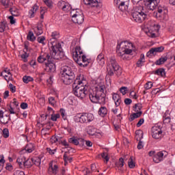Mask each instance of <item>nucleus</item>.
Wrapping results in <instances>:
<instances>
[{
	"instance_id": "obj_1",
	"label": "nucleus",
	"mask_w": 175,
	"mask_h": 175,
	"mask_svg": "<svg viewBox=\"0 0 175 175\" xmlns=\"http://www.w3.org/2000/svg\"><path fill=\"white\" fill-rule=\"evenodd\" d=\"M64 57L62 46L59 44L54 42L52 44L51 53H44L38 57V62L43 64L45 62V70L49 73L55 72V64L54 59H61ZM47 61V62H46Z\"/></svg>"
},
{
	"instance_id": "obj_2",
	"label": "nucleus",
	"mask_w": 175,
	"mask_h": 175,
	"mask_svg": "<svg viewBox=\"0 0 175 175\" xmlns=\"http://www.w3.org/2000/svg\"><path fill=\"white\" fill-rule=\"evenodd\" d=\"M106 86L105 85H98L94 89L89 91V98L92 103H98L102 106L106 105Z\"/></svg>"
},
{
	"instance_id": "obj_3",
	"label": "nucleus",
	"mask_w": 175,
	"mask_h": 175,
	"mask_svg": "<svg viewBox=\"0 0 175 175\" xmlns=\"http://www.w3.org/2000/svg\"><path fill=\"white\" fill-rule=\"evenodd\" d=\"M133 47V44L124 41L122 42L120 44L117 46L116 53L122 59H128V56L132 53V49Z\"/></svg>"
},
{
	"instance_id": "obj_4",
	"label": "nucleus",
	"mask_w": 175,
	"mask_h": 175,
	"mask_svg": "<svg viewBox=\"0 0 175 175\" xmlns=\"http://www.w3.org/2000/svg\"><path fill=\"white\" fill-rule=\"evenodd\" d=\"M81 84H83V81L76 79L72 84V94L79 99H84L88 92L87 90H85V86Z\"/></svg>"
},
{
	"instance_id": "obj_5",
	"label": "nucleus",
	"mask_w": 175,
	"mask_h": 175,
	"mask_svg": "<svg viewBox=\"0 0 175 175\" xmlns=\"http://www.w3.org/2000/svg\"><path fill=\"white\" fill-rule=\"evenodd\" d=\"M62 81L64 84L69 85V84H72V83L75 82L76 80V75H75L72 68L64 66L62 67Z\"/></svg>"
},
{
	"instance_id": "obj_6",
	"label": "nucleus",
	"mask_w": 175,
	"mask_h": 175,
	"mask_svg": "<svg viewBox=\"0 0 175 175\" xmlns=\"http://www.w3.org/2000/svg\"><path fill=\"white\" fill-rule=\"evenodd\" d=\"M109 62L110 64L108 65L107 68L108 76H114V73L116 75V76H121L122 73V69L121 67H120L118 63H117L116 57H111L109 58Z\"/></svg>"
},
{
	"instance_id": "obj_7",
	"label": "nucleus",
	"mask_w": 175,
	"mask_h": 175,
	"mask_svg": "<svg viewBox=\"0 0 175 175\" xmlns=\"http://www.w3.org/2000/svg\"><path fill=\"white\" fill-rule=\"evenodd\" d=\"M94 119V114L90 113H77L74 117V121L80 124H88L89 122H92Z\"/></svg>"
},
{
	"instance_id": "obj_8",
	"label": "nucleus",
	"mask_w": 175,
	"mask_h": 175,
	"mask_svg": "<svg viewBox=\"0 0 175 175\" xmlns=\"http://www.w3.org/2000/svg\"><path fill=\"white\" fill-rule=\"evenodd\" d=\"M70 16L72 17V21L75 24H83V23H84V14H83V11H81V10H72L70 12Z\"/></svg>"
},
{
	"instance_id": "obj_9",
	"label": "nucleus",
	"mask_w": 175,
	"mask_h": 175,
	"mask_svg": "<svg viewBox=\"0 0 175 175\" xmlns=\"http://www.w3.org/2000/svg\"><path fill=\"white\" fill-rule=\"evenodd\" d=\"M146 30H145L146 33L148 36L150 38H156L155 32H158L161 26L158 24H155V22H148V25L146 27Z\"/></svg>"
},
{
	"instance_id": "obj_10",
	"label": "nucleus",
	"mask_w": 175,
	"mask_h": 175,
	"mask_svg": "<svg viewBox=\"0 0 175 175\" xmlns=\"http://www.w3.org/2000/svg\"><path fill=\"white\" fill-rule=\"evenodd\" d=\"M153 15L159 20H166L167 18V9L165 6L159 5Z\"/></svg>"
},
{
	"instance_id": "obj_11",
	"label": "nucleus",
	"mask_w": 175,
	"mask_h": 175,
	"mask_svg": "<svg viewBox=\"0 0 175 175\" xmlns=\"http://www.w3.org/2000/svg\"><path fill=\"white\" fill-rule=\"evenodd\" d=\"M132 17L134 21L136 23H143V21H146L147 20L148 15L147 13H145L143 11H134L132 13Z\"/></svg>"
},
{
	"instance_id": "obj_12",
	"label": "nucleus",
	"mask_w": 175,
	"mask_h": 175,
	"mask_svg": "<svg viewBox=\"0 0 175 175\" xmlns=\"http://www.w3.org/2000/svg\"><path fill=\"white\" fill-rule=\"evenodd\" d=\"M75 61L77 62V64H78V65H79V66L83 68L88 66V64H90V60L84 55H82L79 57H75Z\"/></svg>"
},
{
	"instance_id": "obj_13",
	"label": "nucleus",
	"mask_w": 175,
	"mask_h": 175,
	"mask_svg": "<svg viewBox=\"0 0 175 175\" xmlns=\"http://www.w3.org/2000/svg\"><path fill=\"white\" fill-rule=\"evenodd\" d=\"M114 3L118 5L121 12H125L128 9V0H114Z\"/></svg>"
},
{
	"instance_id": "obj_14",
	"label": "nucleus",
	"mask_w": 175,
	"mask_h": 175,
	"mask_svg": "<svg viewBox=\"0 0 175 175\" xmlns=\"http://www.w3.org/2000/svg\"><path fill=\"white\" fill-rule=\"evenodd\" d=\"M83 3L90 8H101L102 6V0H83Z\"/></svg>"
},
{
	"instance_id": "obj_15",
	"label": "nucleus",
	"mask_w": 175,
	"mask_h": 175,
	"mask_svg": "<svg viewBox=\"0 0 175 175\" xmlns=\"http://www.w3.org/2000/svg\"><path fill=\"white\" fill-rule=\"evenodd\" d=\"M165 50V47L159 46L155 48H151L148 52L146 53V57L151 58L152 55H157V53H162Z\"/></svg>"
},
{
	"instance_id": "obj_16",
	"label": "nucleus",
	"mask_w": 175,
	"mask_h": 175,
	"mask_svg": "<svg viewBox=\"0 0 175 175\" xmlns=\"http://www.w3.org/2000/svg\"><path fill=\"white\" fill-rule=\"evenodd\" d=\"M151 132L153 139H161L162 137V130L161 128L154 126L152 128Z\"/></svg>"
},
{
	"instance_id": "obj_17",
	"label": "nucleus",
	"mask_w": 175,
	"mask_h": 175,
	"mask_svg": "<svg viewBox=\"0 0 175 175\" xmlns=\"http://www.w3.org/2000/svg\"><path fill=\"white\" fill-rule=\"evenodd\" d=\"M160 0H147L146 4L148 9H150V10H157L158 9V7L159 5Z\"/></svg>"
},
{
	"instance_id": "obj_18",
	"label": "nucleus",
	"mask_w": 175,
	"mask_h": 175,
	"mask_svg": "<svg viewBox=\"0 0 175 175\" xmlns=\"http://www.w3.org/2000/svg\"><path fill=\"white\" fill-rule=\"evenodd\" d=\"M51 36H52V38L50 40V42L49 43V47H51L50 48L51 51V47L53 46V43H56V44H59L61 47H62L61 44L57 42V38H58V32L57 31L52 32Z\"/></svg>"
},
{
	"instance_id": "obj_19",
	"label": "nucleus",
	"mask_w": 175,
	"mask_h": 175,
	"mask_svg": "<svg viewBox=\"0 0 175 175\" xmlns=\"http://www.w3.org/2000/svg\"><path fill=\"white\" fill-rule=\"evenodd\" d=\"M83 55V50L80 46H76L74 52H72V57L74 60L76 61V58H79Z\"/></svg>"
},
{
	"instance_id": "obj_20",
	"label": "nucleus",
	"mask_w": 175,
	"mask_h": 175,
	"mask_svg": "<svg viewBox=\"0 0 175 175\" xmlns=\"http://www.w3.org/2000/svg\"><path fill=\"white\" fill-rule=\"evenodd\" d=\"M10 120V116L5 115L3 111L0 110V122L1 124H8Z\"/></svg>"
},
{
	"instance_id": "obj_21",
	"label": "nucleus",
	"mask_w": 175,
	"mask_h": 175,
	"mask_svg": "<svg viewBox=\"0 0 175 175\" xmlns=\"http://www.w3.org/2000/svg\"><path fill=\"white\" fill-rule=\"evenodd\" d=\"M34 33L37 36L42 35L43 33V23H40L38 24L37 27H34Z\"/></svg>"
},
{
	"instance_id": "obj_22",
	"label": "nucleus",
	"mask_w": 175,
	"mask_h": 175,
	"mask_svg": "<svg viewBox=\"0 0 175 175\" xmlns=\"http://www.w3.org/2000/svg\"><path fill=\"white\" fill-rule=\"evenodd\" d=\"M10 12L14 17H18V16H20V10L17 9L16 7L10 8Z\"/></svg>"
},
{
	"instance_id": "obj_23",
	"label": "nucleus",
	"mask_w": 175,
	"mask_h": 175,
	"mask_svg": "<svg viewBox=\"0 0 175 175\" xmlns=\"http://www.w3.org/2000/svg\"><path fill=\"white\" fill-rule=\"evenodd\" d=\"M136 113H134L131 114L129 117V121L132 122V121H134L135 118H139L143 114V112L142 111H135Z\"/></svg>"
},
{
	"instance_id": "obj_24",
	"label": "nucleus",
	"mask_w": 175,
	"mask_h": 175,
	"mask_svg": "<svg viewBox=\"0 0 175 175\" xmlns=\"http://www.w3.org/2000/svg\"><path fill=\"white\" fill-rule=\"evenodd\" d=\"M172 118L170 117V112L169 111H166L163 116V123L164 124H170Z\"/></svg>"
},
{
	"instance_id": "obj_25",
	"label": "nucleus",
	"mask_w": 175,
	"mask_h": 175,
	"mask_svg": "<svg viewBox=\"0 0 175 175\" xmlns=\"http://www.w3.org/2000/svg\"><path fill=\"white\" fill-rule=\"evenodd\" d=\"M98 129L92 126H89L88 127L87 132L88 135H90V136H94V135H96Z\"/></svg>"
},
{
	"instance_id": "obj_26",
	"label": "nucleus",
	"mask_w": 175,
	"mask_h": 175,
	"mask_svg": "<svg viewBox=\"0 0 175 175\" xmlns=\"http://www.w3.org/2000/svg\"><path fill=\"white\" fill-rule=\"evenodd\" d=\"M35 145L32 143H29L26 145L25 146V151H27V152H29V153H31L33 151H35Z\"/></svg>"
},
{
	"instance_id": "obj_27",
	"label": "nucleus",
	"mask_w": 175,
	"mask_h": 175,
	"mask_svg": "<svg viewBox=\"0 0 175 175\" xmlns=\"http://www.w3.org/2000/svg\"><path fill=\"white\" fill-rule=\"evenodd\" d=\"M16 162L21 169H24V162H25V157H21L16 159Z\"/></svg>"
},
{
	"instance_id": "obj_28",
	"label": "nucleus",
	"mask_w": 175,
	"mask_h": 175,
	"mask_svg": "<svg viewBox=\"0 0 175 175\" xmlns=\"http://www.w3.org/2000/svg\"><path fill=\"white\" fill-rule=\"evenodd\" d=\"M38 9H39V7L36 4H35L32 7V9H31L29 11V16L30 18L35 17V12H36V10H38Z\"/></svg>"
},
{
	"instance_id": "obj_29",
	"label": "nucleus",
	"mask_w": 175,
	"mask_h": 175,
	"mask_svg": "<svg viewBox=\"0 0 175 175\" xmlns=\"http://www.w3.org/2000/svg\"><path fill=\"white\" fill-rule=\"evenodd\" d=\"M143 131L142 130H137L135 131V139L137 142L142 141V139H143Z\"/></svg>"
},
{
	"instance_id": "obj_30",
	"label": "nucleus",
	"mask_w": 175,
	"mask_h": 175,
	"mask_svg": "<svg viewBox=\"0 0 175 175\" xmlns=\"http://www.w3.org/2000/svg\"><path fill=\"white\" fill-rule=\"evenodd\" d=\"M166 61H167V56H161V57L155 62V65H163Z\"/></svg>"
},
{
	"instance_id": "obj_31",
	"label": "nucleus",
	"mask_w": 175,
	"mask_h": 175,
	"mask_svg": "<svg viewBox=\"0 0 175 175\" xmlns=\"http://www.w3.org/2000/svg\"><path fill=\"white\" fill-rule=\"evenodd\" d=\"M96 61L100 66H103L105 65V57L103 56V54H99L96 58Z\"/></svg>"
},
{
	"instance_id": "obj_32",
	"label": "nucleus",
	"mask_w": 175,
	"mask_h": 175,
	"mask_svg": "<svg viewBox=\"0 0 175 175\" xmlns=\"http://www.w3.org/2000/svg\"><path fill=\"white\" fill-rule=\"evenodd\" d=\"M98 114L101 117H106V116H107V108H106V107H101L98 109Z\"/></svg>"
},
{
	"instance_id": "obj_33",
	"label": "nucleus",
	"mask_w": 175,
	"mask_h": 175,
	"mask_svg": "<svg viewBox=\"0 0 175 175\" xmlns=\"http://www.w3.org/2000/svg\"><path fill=\"white\" fill-rule=\"evenodd\" d=\"M49 172L52 173L53 174H57V172H58V165H55L53 167V164L50 163L49 164Z\"/></svg>"
},
{
	"instance_id": "obj_34",
	"label": "nucleus",
	"mask_w": 175,
	"mask_h": 175,
	"mask_svg": "<svg viewBox=\"0 0 175 175\" xmlns=\"http://www.w3.org/2000/svg\"><path fill=\"white\" fill-rule=\"evenodd\" d=\"M32 165H33L32 159H28L27 160H25L23 168L27 167V169H29V167H32Z\"/></svg>"
},
{
	"instance_id": "obj_35",
	"label": "nucleus",
	"mask_w": 175,
	"mask_h": 175,
	"mask_svg": "<svg viewBox=\"0 0 175 175\" xmlns=\"http://www.w3.org/2000/svg\"><path fill=\"white\" fill-rule=\"evenodd\" d=\"M154 75L161 76V77H165L166 76V72H165L164 68H159L155 71Z\"/></svg>"
},
{
	"instance_id": "obj_36",
	"label": "nucleus",
	"mask_w": 175,
	"mask_h": 175,
	"mask_svg": "<svg viewBox=\"0 0 175 175\" xmlns=\"http://www.w3.org/2000/svg\"><path fill=\"white\" fill-rule=\"evenodd\" d=\"M1 3L6 8L13 6V2L10 1V0H1Z\"/></svg>"
},
{
	"instance_id": "obj_37",
	"label": "nucleus",
	"mask_w": 175,
	"mask_h": 175,
	"mask_svg": "<svg viewBox=\"0 0 175 175\" xmlns=\"http://www.w3.org/2000/svg\"><path fill=\"white\" fill-rule=\"evenodd\" d=\"M33 164H35L36 166H40V163L42 162V157H36L31 159Z\"/></svg>"
},
{
	"instance_id": "obj_38",
	"label": "nucleus",
	"mask_w": 175,
	"mask_h": 175,
	"mask_svg": "<svg viewBox=\"0 0 175 175\" xmlns=\"http://www.w3.org/2000/svg\"><path fill=\"white\" fill-rule=\"evenodd\" d=\"M64 161L65 162V165H66V163H68V162H72V161H73V158L71 157H68V152H65L64 154Z\"/></svg>"
},
{
	"instance_id": "obj_39",
	"label": "nucleus",
	"mask_w": 175,
	"mask_h": 175,
	"mask_svg": "<svg viewBox=\"0 0 175 175\" xmlns=\"http://www.w3.org/2000/svg\"><path fill=\"white\" fill-rule=\"evenodd\" d=\"M8 27V23L6 21H2L0 22V32L2 33L3 32H5L6 30V28Z\"/></svg>"
},
{
	"instance_id": "obj_40",
	"label": "nucleus",
	"mask_w": 175,
	"mask_h": 175,
	"mask_svg": "<svg viewBox=\"0 0 175 175\" xmlns=\"http://www.w3.org/2000/svg\"><path fill=\"white\" fill-rule=\"evenodd\" d=\"M68 142L71 143V144H75V146H79V144H80L79 139H76L75 137L69 138Z\"/></svg>"
},
{
	"instance_id": "obj_41",
	"label": "nucleus",
	"mask_w": 175,
	"mask_h": 175,
	"mask_svg": "<svg viewBox=\"0 0 175 175\" xmlns=\"http://www.w3.org/2000/svg\"><path fill=\"white\" fill-rule=\"evenodd\" d=\"M36 37L33 35V32L29 31L27 35V40H30V42H34L36 40Z\"/></svg>"
},
{
	"instance_id": "obj_42",
	"label": "nucleus",
	"mask_w": 175,
	"mask_h": 175,
	"mask_svg": "<svg viewBox=\"0 0 175 175\" xmlns=\"http://www.w3.org/2000/svg\"><path fill=\"white\" fill-rule=\"evenodd\" d=\"M144 64V54H141L140 58L137 62V66H142Z\"/></svg>"
},
{
	"instance_id": "obj_43",
	"label": "nucleus",
	"mask_w": 175,
	"mask_h": 175,
	"mask_svg": "<svg viewBox=\"0 0 175 175\" xmlns=\"http://www.w3.org/2000/svg\"><path fill=\"white\" fill-rule=\"evenodd\" d=\"M124 163H125V161H124V159L121 157L119 159L118 162L116 163V166L117 167H122Z\"/></svg>"
},
{
	"instance_id": "obj_44",
	"label": "nucleus",
	"mask_w": 175,
	"mask_h": 175,
	"mask_svg": "<svg viewBox=\"0 0 175 175\" xmlns=\"http://www.w3.org/2000/svg\"><path fill=\"white\" fill-rule=\"evenodd\" d=\"M23 83L28 84L30 81H33V78L30 76H24L23 78Z\"/></svg>"
},
{
	"instance_id": "obj_45",
	"label": "nucleus",
	"mask_w": 175,
	"mask_h": 175,
	"mask_svg": "<svg viewBox=\"0 0 175 175\" xmlns=\"http://www.w3.org/2000/svg\"><path fill=\"white\" fill-rule=\"evenodd\" d=\"M157 154H159L160 159H161V161H163V158H165L167 155V152L162 150L157 152Z\"/></svg>"
},
{
	"instance_id": "obj_46",
	"label": "nucleus",
	"mask_w": 175,
	"mask_h": 175,
	"mask_svg": "<svg viewBox=\"0 0 175 175\" xmlns=\"http://www.w3.org/2000/svg\"><path fill=\"white\" fill-rule=\"evenodd\" d=\"M44 40H46L45 36H40L37 38V41L38 42V43H40L42 46L46 45V42H44Z\"/></svg>"
},
{
	"instance_id": "obj_47",
	"label": "nucleus",
	"mask_w": 175,
	"mask_h": 175,
	"mask_svg": "<svg viewBox=\"0 0 175 175\" xmlns=\"http://www.w3.org/2000/svg\"><path fill=\"white\" fill-rule=\"evenodd\" d=\"M72 9V7L69 5V3H66L63 6V8H62V10L64 12H69Z\"/></svg>"
},
{
	"instance_id": "obj_48",
	"label": "nucleus",
	"mask_w": 175,
	"mask_h": 175,
	"mask_svg": "<svg viewBox=\"0 0 175 175\" xmlns=\"http://www.w3.org/2000/svg\"><path fill=\"white\" fill-rule=\"evenodd\" d=\"M133 109L134 111H140V110L143 109V105H142L141 103L135 104Z\"/></svg>"
},
{
	"instance_id": "obj_49",
	"label": "nucleus",
	"mask_w": 175,
	"mask_h": 175,
	"mask_svg": "<svg viewBox=\"0 0 175 175\" xmlns=\"http://www.w3.org/2000/svg\"><path fill=\"white\" fill-rule=\"evenodd\" d=\"M42 1L48 8L51 9V8H53V1L51 0H42Z\"/></svg>"
},
{
	"instance_id": "obj_50",
	"label": "nucleus",
	"mask_w": 175,
	"mask_h": 175,
	"mask_svg": "<svg viewBox=\"0 0 175 175\" xmlns=\"http://www.w3.org/2000/svg\"><path fill=\"white\" fill-rule=\"evenodd\" d=\"M161 159L159 157V154H157L153 157V161L155 163H159V162H161Z\"/></svg>"
},
{
	"instance_id": "obj_51",
	"label": "nucleus",
	"mask_w": 175,
	"mask_h": 175,
	"mask_svg": "<svg viewBox=\"0 0 175 175\" xmlns=\"http://www.w3.org/2000/svg\"><path fill=\"white\" fill-rule=\"evenodd\" d=\"M101 157L102 159H105L106 162H107L110 159V157H109V154H107V152L101 153Z\"/></svg>"
},
{
	"instance_id": "obj_52",
	"label": "nucleus",
	"mask_w": 175,
	"mask_h": 175,
	"mask_svg": "<svg viewBox=\"0 0 175 175\" xmlns=\"http://www.w3.org/2000/svg\"><path fill=\"white\" fill-rule=\"evenodd\" d=\"M2 136L7 139L9 137V130L8 129H4L2 130Z\"/></svg>"
},
{
	"instance_id": "obj_53",
	"label": "nucleus",
	"mask_w": 175,
	"mask_h": 175,
	"mask_svg": "<svg viewBox=\"0 0 175 175\" xmlns=\"http://www.w3.org/2000/svg\"><path fill=\"white\" fill-rule=\"evenodd\" d=\"M129 166L131 169H133L135 166H136L135 162H133V159H132V157H131L129 161Z\"/></svg>"
},
{
	"instance_id": "obj_54",
	"label": "nucleus",
	"mask_w": 175,
	"mask_h": 175,
	"mask_svg": "<svg viewBox=\"0 0 175 175\" xmlns=\"http://www.w3.org/2000/svg\"><path fill=\"white\" fill-rule=\"evenodd\" d=\"M3 72H5V73H8L10 75L8 80H12L13 75H12V72H10V70H9L8 68H5Z\"/></svg>"
},
{
	"instance_id": "obj_55",
	"label": "nucleus",
	"mask_w": 175,
	"mask_h": 175,
	"mask_svg": "<svg viewBox=\"0 0 175 175\" xmlns=\"http://www.w3.org/2000/svg\"><path fill=\"white\" fill-rule=\"evenodd\" d=\"M120 92H121V94H122V95H125L126 92H128V88L122 87L120 88Z\"/></svg>"
},
{
	"instance_id": "obj_56",
	"label": "nucleus",
	"mask_w": 175,
	"mask_h": 175,
	"mask_svg": "<svg viewBox=\"0 0 175 175\" xmlns=\"http://www.w3.org/2000/svg\"><path fill=\"white\" fill-rule=\"evenodd\" d=\"M49 102L50 105H51V106L55 105V98H54V97H49Z\"/></svg>"
},
{
	"instance_id": "obj_57",
	"label": "nucleus",
	"mask_w": 175,
	"mask_h": 175,
	"mask_svg": "<svg viewBox=\"0 0 175 175\" xmlns=\"http://www.w3.org/2000/svg\"><path fill=\"white\" fill-rule=\"evenodd\" d=\"M46 151H48L51 155H54L57 151V149H51L50 148H47Z\"/></svg>"
},
{
	"instance_id": "obj_58",
	"label": "nucleus",
	"mask_w": 175,
	"mask_h": 175,
	"mask_svg": "<svg viewBox=\"0 0 175 175\" xmlns=\"http://www.w3.org/2000/svg\"><path fill=\"white\" fill-rule=\"evenodd\" d=\"M66 3V2L64 1H59L58 4H57L59 9H62Z\"/></svg>"
},
{
	"instance_id": "obj_59",
	"label": "nucleus",
	"mask_w": 175,
	"mask_h": 175,
	"mask_svg": "<svg viewBox=\"0 0 175 175\" xmlns=\"http://www.w3.org/2000/svg\"><path fill=\"white\" fill-rule=\"evenodd\" d=\"M144 87L146 90H150V88H152V82L146 83Z\"/></svg>"
},
{
	"instance_id": "obj_60",
	"label": "nucleus",
	"mask_w": 175,
	"mask_h": 175,
	"mask_svg": "<svg viewBox=\"0 0 175 175\" xmlns=\"http://www.w3.org/2000/svg\"><path fill=\"white\" fill-rule=\"evenodd\" d=\"M65 109H60V114L63 118V120H66V115H65Z\"/></svg>"
},
{
	"instance_id": "obj_61",
	"label": "nucleus",
	"mask_w": 175,
	"mask_h": 175,
	"mask_svg": "<svg viewBox=\"0 0 175 175\" xmlns=\"http://www.w3.org/2000/svg\"><path fill=\"white\" fill-rule=\"evenodd\" d=\"M120 98H121V96H120L118 94L113 93L112 98L114 102L120 99Z\"/></svg>"
},
{
	"instance_id": "obj_62",
	"label": "nucleus",
	"mask_w": 175,
	"mask_h": 175,
	"mask_svg": "<svg viewBox=\"0 0 175 175\" xmlns=\"http://www.w3.org/2000/svg\"><path fill=\"white\" fill-rule=\"evenodd\" d=\"M9 87L11 92H12V94H14V92H16V86L13 85V84L12 83H10Z\"/></svg>"
},
{
	"instance_id": "obj_63",
	"label": "nucleus",
	"mask_w": 175,
	"mask_h": 175,
	"mask_svg": "<svg viewBox=\"0 0 175 175\" xmlns=\"http://www.w3.org/2000/svg\"><path fill=\"white\" fill-rule=\"evenodd\" d=\"M28 108V104L27 103H22L21 104V109L25 110V109Z\"/></svg>"
},
{
	"instance_id": "obj_64",
	"label": "nucleus",
	"mask_w": 175,
	"mask_h": 175,
	"mask_svg": "<svg viewBox=\"0 0 175 175\" xmlns=\"http://www.w3.org/2000/svg\"><path fill=\"white\" fill-rule=\"evenodd\" d=\"M14 175H25V174L23 171L17 170L14 172Z\"/></svg>"
}]
</instances>
